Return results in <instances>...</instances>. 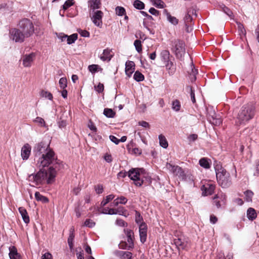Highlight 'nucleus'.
Masks as SVG:
<instances>
[{
  "label": "nucleus",
  "instance_id": "nucleus-1",
  "mask_svg": "<svg viewBox=\"0 0 259 259\" xmlns=\"http://www.w3.org/2000/svg\"><path fill=\"white\" fill-rule=\"evenodd\" d=\"M34 32V27L32 21L24 18L19 21L18 28L11 29L10 33L13 40L17 42H22L25 38L31 36Z\"/></svg>",
  "mask_w": 259,
  "mask_h": 259
},
{
  "label": "nucleus",
  "instance_id": "nucleus-2",
  "mask_svg": "<svg viewBox=\"0 0 259 259\" xmlns=\"http://www.w3.org/2000/svg\"><path fill=\"white\" fill-rule=\"evenodd\" d=\"M34 161L36 166L39 168L48 167L51 164L53 165L52 166L55 168V170H59L63 167L62 162L57 159L54 151L52 149L34 159Z\"/></svg>",
  "mask_w": 259,
  "mask_h": 259
},
{
  "label": "nucleus",
  "instance_id": "nucleus-3",
  "mask_svg": "<svg viewBox=\"0 0 259 259\" xmlns=\"http://www.w3.org/2000/svg\"><path fill=\"white\" fill-rule=\"evenodd\" d=\"M57 174V170L53 166H50L48 171L44 169H40L35 175L29 176L30 180L35 183V185L41 184L42 182L47 179L48 184H51L54 181Z\"/></svg>",
  "mask_w": 259,
  "mask_h": 259
},
{
  "label": "nucleus",
  "instance_id": "nucleus-4",
  "mask_svg": "<svg viewBox=\"0 0 259 259\" xmlns=\"http://www.w3.org/2000/svg\"><path fill=\"white\" fill-rule=\"evenodd\" d=\"M255 114V107L251 104L243 105L239 111L236 121L237 125L245 123L252 119Z\"/></svg>",
  "mask_w": 259,
  "mask_h": 259
},
{
  "label": "nucleus",
  "instance_id": "nucleus-5",
  "mask_svg": "<svg viewBox=\"0 0 259 259\" xmlns=\"http://www.w3.org/2000/svg\"><path fill=\"white\" fill-rule=\"evenodd\" d=\"M218 182L222 188H228L232 184L230 174L225 169L217 165L214 167Z\"/></svg>",
  "mask_w": 259,
  "mask_h": 259
},
{
  "label": "nucleus",
  "instance_id": "nucleus-6",
  "mask_svg": "<svg viewBox=\"0 0 259 259\" xmlns=\"http://www.w3.org/2000/svg\"><path fill=\"white\" fill-rule=\"evenodd\" d=\"M166 167L182 181L188 182H192L193 181V177L190 172L188 171H184L179 166L173 165L170 163H167Z\"/></svg>",
  "mask_w": 259,
  "mask_h": 259
},
{
  "label": "nucleus",
  "instance_id": "nucleus-7",
  "mask_svg": "<svg viewBox=\"0 0 259 259\" xmlns=\"http://www.w3.org/2000/svg\"><path fill=\"white\" fill-rule=\"evenodd\" d=\"M144 174L145 170L143 168H132L128 172V176L131 180L135 181V185L141 186L145 181L144 178L142 177V175Z\"/></svg>",
  "mask_w": 259,
  "mask_h": 259
},
{
  "label": "nucleus",
  "instance_id": "nucleus-8",
  "mask_svg": "<svg viewBox=\"0 0 259 259\" xmlns=\"http://www.w3.org/2000/svg\"><path fill=\"white\" fill-rule=\"evenodd\" d=\"M173 50L176 57L180 60L183 59L185 54V45L183 41L177 39L173 41Z\"/></svg>",
  "mask_w": 259,
  "mask_h": 259
},
{
  "label": "nucleus",
  "instance_id": "nucleus-9",
  "mask_svg": "<svg viewBox=\"0 0 259 259\" xmlns=\"http://www.w3.org/2000/svg\"><path fill=\"white\" fill-rule=\"evenodd\" d=\"M51 148L50 147V142L47 143L45 141H42L36 144L33 147V153L34 159L37 158L42 154H44L49 151Z\"/></svg>",
  "mask_w": 259,
  "mask_h": 259
},
{
  "label": "nucleus",
  "instance_id": "nucleus-10",
  "mask_svg": "<svg viewBox=\"0 0 259 259\" xmlns=\"http://www.w3.org/2000/svg\"><path fill=\"white\" fill-rule=\"evenodd\" d=\"M174 243L179 249H186L190 246L188 239L179 238L174 240Z\"/></svg>",
  "mask_w": 259,
  "mask_h": 259
},
{
  "label": "nucleus",
  "instance_id": "nucleus-11",
  "mask_svg": "<svg viewBox=\"0 0 259 259\" xmlns=\"http://www.w3.org/2000/svg\"><path fill=\"white\" fill-rule=\"evenodd\" d=\"M139 234L140 241L142 243L146 242L147 235V226L145 223L139 225Z\"/></svg>",
  "mask_w": 259,
  "mask_h": 259
},
{
  "label": "nucleus",
  "instance_id": "nucleus-12",
  "mask_svg": "<svg viewBox=\"0 0 259 259\" xmlns=\"http://www.w3.org/2000/svg\"><path fill=\"white\" fill-rule=\"evenodd\" d=\"M103 12L101 11H97L93 15L92 20L95 25L98 27H101L102 25V18Z\"/></svg>",
  "mask_w": 259,
  "mask_h": 259
},
{
  "label": "nucleus",
  "instance_id": "nucleus-13",
  "mask_svg": "<svg viewBox=\"0 0 259 259\" xmlns=\"http://www.w3.org/2000/svg\"><path fill=\"white\" fill-rule=\"evenodd\" d=\"M215 189V185L212 184H208L203 185L201 190L203 191L202 194L204 195H211Z\"/></svg>",
  "mask_w": 259,
  "mask_h": 259
},
{
  "label": "nucleus",
  "instance_id": "nucleus-14",
  "mask_svg": "<svg viewBox=\"0 0 259 259\" xmlns=\"http://www.w3.org/2000/svg\"><path fill=\"white\" fill-rule=\"evenodd\" d=\"M35 56L34 53L25 55L23 59V65L25 67H30L34 60Z\"/></svg>",
  "mask_w": 259,
  "mask_h": 259
},
{
  "label": "nucleus",
  "instance_id": "nucleus-15",
  "mask_svg": "<svg viewBox=\"0 0 259 259\" xmlns=\"http://www.w3.org/2000/svg\"><path fill=\"white\" fill-rule=\"evenodd\" d=\"M135 64L133 61H128L125 63V72L128 77H131L135 71Z\"/></svg>",
  "mask_w": 259,
  "mask_h": 259
},
{
  "label": "nucleus",
  "instance_id": "nucleus-16",
  "mask_svg": "<svg viewBox=\"0 0 259 259\" xmlns=\"http://www.w3.org/2000/svg\"><path fill=\"white\" fill-rule=\"evenodd\" d=\"M31 147L28 144H25L21 149V156L23 160H27L30 154Z\"/></svg>",
  "mask_w": 259,
  "mask_h": 259
},
{
  "label": "nucleus",
  "instance_id": "nucleus-17",
  "mask_svg": "<svg viewBox=\"0 0 259 259\" xmlns=\"http://www.w3.org/2000/svg\"><path fill=\"white\" fill-rule=\"evenodd\" d=\"M194 11L193 9H189L187 10V13L184 17V21L186 27H188V25H191V23L192 21V17L191 15V14H193Z\"/></svg>",
  "mask_w": 259,
  "mask_h": 259
},
{
  "label": "nucleus",
  "instance_id": "nucleus-18",
  "mask_svg": "<svg viewBox=\"0 0 259 259\" xmlns=\"http://www.w3.org/2000/svg\"><path fill=\"white\" fill-rule=\"evenodd\" d=\"M165 64V66L167 71L169 75L172 76L173 75L176 70V68L175 65L174 64L173 62L171 61H170L168 62H166Z\"/></svg>",
  "mask_w": 259,
  "mask_h": 259
},
{
  "label": "nucleus",
  "instance_id": "nucleus-19",
  "mask_svg": "<svg viewBox=\"0 0 259 259\" xmlns=\"http://www.w3.org/2000/svg\"><path fill=\"white\" fill-rule=\"evenodd\" d=\"M74 232V229L73 227H72L70 229L69 235L67 240L68 244L71 250H72L73 248V240L75 237Z\"/></svg>",
  "mask_w": 259,
  "mask_h": 259
},
{
  "label": "nucleus",
  "instance_id": "nucleus-20",
  "mask_svg": "<svg viewBox=\"0 0 259 259\" xmlns=\"http://www.w3.org/2000/svg\"><path fill=\"white\" fill-rule=\"evenodd\" d=\"M163 14L166 15L167 20L172 24L176 25L178 24L179 20L175 17L172 16L166 9L163 11Z\"/></svg>",
  "mask_w": 259,
  "mask_h": 259
},
{
  "label": "nucleus",
  "instance_id": "nucleus-21",
  "mask_svg": "<svg viewBox=\"0 0 259 259\" xmlns=\"http://www.w3.org/2000/svg\"><path fill=\"white\" fill-rule=\"evenodd\" d=\"M88 4V7L93 11L99 9L101 5L100 0H89Z\"/></svg>",
  "mask_w": 259,
  "mask_h": 259
},
{
  "label": "nucleus",
  "instance_id": "nucleus-22",
  "mask_svg": "<svg viewBox=\"0 0 259 259\" xmlns=\"http://www.w3.org/2000/svg\"><path fill=\"white\" fill-rule=\"evenodd\" d=\"M19 211L23 219V221L26 224H28L30 220L26 209L23 207H20L19 208Z\"/></svg>",
  "mask_w": 259,
  "mask_h": 259
},
{
  "label": "nucleus",
  "instance_id": "nucleus-23",
  "mask_svg": "<svg viewBox=\"0 0 259 259\" xmlns=\"http://www.w3.org/2000/svg\"><path fill=\"white\" fill-rule=\"evenodd\" d=\"M111 50L109 49H106L103 51V54L100 56V59L105 61L106 60L110 61L112 57L110 55Z\"/></svg>",
  "mask_w": 259,
  "mask_h": 259
},
{
  "label": "nucleus",
  "instance_id": "nucleus-24",
  "mask_svg": "<svg viewBox=\"0 0 259 259\" xmlns=\"http://www.w3.org/2000/svg\"><path fill=\"white\" fill-rule=\"evenodd\" d=\"M170 53L167 50H163L160 53V57L162 61L165 63L170 61L169 59Z\"/></svg>",
  "mask_w": 259,
  "mask_h": 259
},
{
  "label": "nucleus",
  "instance_id": "nucleus-25",
  "mask_svg": "<svg viewBox=\"0 0 259 259\" xmlns=\"http://www.w3.org/2000/svg\"><path fill=\"white\" fill-rule=\"evenodd\" d=\"M257 217L255 210L251 207H249L247 210V217L249 220L253 221Z\"/></svg>",
  "mask_w": 259,
  "mask_h": 259
},
{
  "label": "nucleus",
  "instance_id": "nucleus-26",
  "mask_svg": "<svg viewBox=\"0 0 259 259\" xmlns=\"http://www.w3.org/2000/svg\"><path fill=\"white\" fill-rule=\"evenodd\" d=\"M127 239V242L129 244V247H132L134 246L133 235L134 233L131 230H128L126 233Z\"/></svg>",
  "mask_w": 259,
  "mask_h": 259
},
{
  "label": "nucleus",
  "instance_id": "nucleus-27",
  "mask_svg": "<svg viewBox=\"0 0 259 259\" xmlns=\"http://www.w3.org/2000/svg\"><path fill=\"white\" fill-rule=\"evenodd\" d=\"M199 163L200 165L206 169L209 168L210 167L208 159L206 158H202L199 160Z\"/></svg>",
  "mask_w": 259,
  "mask_h": 259
},
{
  "label": "nucleus",
  "instance_id": "nucleus-28",
  "mask_svg": "<svg viewBox=\"0 0 259 259\" xmlns=\"http://www.w3.org/2000/svg\"><path fill=\"white\" fill-rule=\"evenodd\" d=\"M35 198L37 201H39L43 203H48L49 202L48 198L41 195L39 192H36L35 193Z\"/></svg>",
  "mask_w": 259,
  "mask_h": 259
},
{
  "label": "nucleus",
  "instance_id": "nucleus-29",
  "mask_svg": "<svg viewBox=\"0 0 259 259\" xmlns=\"http://www.w3.org/2000/svg\"><path fill=\"white\" fill-rule=\"evenodd\" d=\"M191 71L189 73V77L191 81H194L196 79V74H197V71L194 69V66L193 63H191Z\"/></svg>",
  "mask_w": 259,
  "mask_h": 259
},
{
  "label": "nucleus",
  "instance_id": "nucleus-30",
  "mask_svg": "<svg viewBox=\"0 0 259 259\" xmlns=\"http://www.w3.org/2000/svg\"><path fill=\"white\" fill-rule=\"evenodd\" d=\"M158 138L160 146L164 148H166L168 145L165 137L162 135H160Z\"/></svg>",
  "mask_w": 259,
  "mask_h": 259
},
{
  "label": "nucleus",
  "instance_id": "nucleus-31",
  "mask_svg": "<svg viewBox=\"0 0 259 259\" xmlns=\"http://www.w3.org/2000/svg\"><path fill=\"white\" fill-rule=\"evenodd\" d=\"M103 114L105 116L108 118H113L115 115V113L113 110L110 108H105Z\"/></svg>",
  "mask_w": 259,
  "mask_h": 259
},
{
  "label": "nucleus",
  "instance_id": "nucleus-32",
  "mask_svg": "<svg viewBox=\"0 0 259 259\" xmlns=\"http://www.w3.org/2000/svg\"><path fill=\"white\" fill-rule=\"evenodd\" d=\"M78 35L77 33H74L70 36L67 35V41L68 45L72 44L77 39Z\"/></svg>",
  "mask_w": 259,
  "mask_h": 259
},
{
  "label": "nucleus",
  "instance_id": "nucleus-33",
  "mask_svg": "<svg viewBox=\"0 0 259 259\" xmlns=\"http://www.w3.org/2000/svg\"><path fill=\"white\" fill-rule=\"evenodd\" d=\"M181 103L178 100H175L172 101V109L178 112L180 111L181 108Z\"/></svg>",
  "mask_w": 259,
  "mask_h": 259
},
{
  "label": "nucleus",
  "instance_id": "nucleus-34",
  "mask_svg": "<svg viewBox=\"0 0 259 259\" xmlns=\"http://www.w3.org/2000/svg\"><path fill=\"white\" fill-rule=\"evenodd\" d=\"M134 78L137 81L140 82L144 79V76L140 72L137 71L134 75Z\"/></svg>",
  "mask_w": 259,
  "mask_h": 259
},
{
  "label": "nucleus",
  "instance_id": "nucleus-35",
  "mask_svg": "<svg viewBox=\"0 0 259 259\" xmlns=\"http://www.w3.org/2000/svg\"><path fill=\"white\" fill-rule=\"evenodd\" d=\"M245 200L247 202H251L253 193L251 190H247L244 192Z\"/></svg>",
  "mask_w": 259,
  "mask_h": 259
},
{
  "label": "nucleus",
  "instance_id": "nucleus-36",
  "mask_svg": "<svg viewBox=\"0 0 259 259\" xmlns=\"http://www.w3.org/2000/svg\"><path fill=\"white\" fill-rule=\"evenodd\" d=\"M133 5L135 8L139 10H142L145 7L144 4L139 0L135 1Z\"/></svg>",
  "mask_w": 259,
  "mask_h": 259
},
{
  "label": "nucleus",
  "instance_id": "nucleus-37",
  "mask_svg": "<svg viewBox=\"0 0 259 259\" xmlns=\"http://www.w3.org/2000/svg\"><path fill=\"white\" fill-rule=\"evenodd\" d=\"M114 195L110 194L106 197V199H104L101 203L102 206H105L110 201L112 200L114 198Z\"/></svg>",
  "mask_w": 259,
  "mask_h": 259
},
{
  "label": "nucleus",
  "instance_id": "nucleus-38",
  "mask_svg": "<svg viewBox=\"0 0 259 259\" xmlns=\"http://www.w3.org/2000/svg\"><path fill=\"white\" fill-rule=\"evenodd\" d=\"M143 221V217L141 215L140 213L138 211H136L135 222L136 223L140 225L142 223H144Z\"/></svg>",
  "mask_w": 259,
  "mask_h": 259
},
{
  "label": "nucleus",
  "instance_id": "nucleus-39",
  "mask_svg": "<svg viewBox=\"0 0 259 259\" xmlns=\"http://www.w3.org/2000/svg\"><path fill=\"white\" fill-rule=\"evenodd\" d=\"M33 122L37 123L40 126H46V122L44 119L40 117H37L33 120Z\"/></svg>",
  "mask_w": 259,
  "mask_h": 259
},
{
  "label": "nucleus",
  "instance_id": "nucleus-40",
  "mask_svg": "<svg viewBox=\"0 0 259 259\" xmlns=\"http://www.w3.org/2000/svg\"><path fill=\"white\" fill-rule=\"evenodd\" d=\"M134 46L135 47L136 50L138 53L142 52V47L141 45V41L140 40L136 39L134 41Z\"/></svg>",
  "mask_w": 259,
  "mask_h": 259
},
{
  "label": "nucleus",
  "instance_id": "nucleus-41",
  "mask_svg": "<svg viewBox=\"0 0 259 259\" xmlns=\"http://www.w3.org/2000/svg\"><path fill=\"white\" fill-rule=\"evenodd\" d=\"M186 88L188 91H190L191 99L192 102L193 103H195L196 102V100L195 98L194 90L193 89V88L191 86H187Z\"/></svg>",
  "mask_w": 259,
  "mask_h": 259
},
{
  "label": "nucleus",
  "instance_id": "nucleus-42",
  "mask_svg": "<svg viewBox=\"0 0 259 259\" xmlns=\"http://www.w3.org/2000/svg\"><path fill=\"white\" fill-rule=\"evenodd\" d=\"M153 5L158 8L162 9L164 7V3L161 0H153Z\"/></svg>",
  "mask_w": 259,
  "mask_h": 259
},
{
  "label": "nucleus",
  "instance_id": "nucleus-43",
  "mask_svg": "<svg viewBox=\"0 0 259 259\" xmlns=\"http://www.w3.org/2000/svg\"><path fill=\"white\" fill-rule=\"evenodd\" d=\"M116 14L118 16H123L125 13V10L123 7L118 6L115 8Z\"/></svg>",
  "mask_w": 259,
  "mask_h": 259
},
{
  "label": "nucleus",
  "instance_id": "nucleus-44",
  "mask_svg": "<svg viewBox=\"0 0 259 259\" xmlns=\"http://www.w3.org/2000/svg\"><path fill=\"white\" fill-rule=\"evenodd\" d=\"M40 95L42 97L48 98V99L52 100L53 99L52 94L49 92L42 91L40 93Z\"/></svg>",
  "mask_w": 259,
  "mask_h": 259
},
{
  "label": "nucleus",
  "instance_id": "nucleus-45",
  "mask_svg": "<svg viewBox=\"0 0 259 259\" xmlns=\"http://www.w3.org/2000/svg\"><path fill=\"white\" fill-rule=\"evenodd\" d=\"M10 252L9 256L10 258H13L14 255L18 254L16 248L15 246H11L9 248Z\"/></svg>",
  "mask_w": 259,
  "mask_h": 259
},
{
  "label": "nucleus",
  "instance_id": "nucleus-46",
  "mask_svg": "<svg viewBox=\"0 0 259 259\" xmlns=\"http://www.w3.org/2000/svg\"><path fill=\"white\" fill-rule=\"evenodd\" d=\"M74 2L73 0H67L64 5L62 6L63 9L64 10H67L69 7L73 5Z\"/></svg>",
  "mask_w": 259,
  "mask_h": 259
},
{
  "label": "nucleus",
  "instance_id": "nucleus-47",
  "mask_svg": "<svg viewBox=\"0 0 259 259\" xmlns=\"http://www.w3.org/2000/svg\"><path fill=\"white\" fill-rule=\"evenodd\" d=\"M60 87L61 89H64L67 87V79L65 77H62L59 81Z\"/></svg>",
  "mask_w": 259,
  "mask_h": 259
},
{
  "label": "nucleus",
  "instance_id": "nucleus-48",
  "mask_svg": "<svg viewBox=\"0 0 259 259\" xmlns=\"http://www.w3.org/2000/svg\"><path fill=\"white\" fill-rule=\"evenodd\" d=\"M212 123L215 125H219L222 123V120L219 117H217L215 115V117L212 116Z\"/></svg>",
  "mask_w": 259,
  "mask_h": 259
},
{
  "label": "nucleus",
  "instance_id": "nucleus-49",
  "mask_svg": "<svg viewBox=\"0 0 259 259\" xmlns=\"http://www.w3.org/2000/svg\"><path fill=\"white\" fill-rule=\"evenodd\" d=\"M237 27H238V30L239 31L240 33H242L243 35H245L246 31H245V29H244V27L243 24H242L240 22H238L237 23Z\"/></svg>",
  "mask_w": 259,
  "mask_h": 259
},
{
  "label": "nucleus",
  "instance_id": "nucleus-50",
  "mask_svg": "<svg viewBox=\"0 0 259 259\" xmlns=\"http://www.w3.org/2000/svg\"><path fill=\"white\" fill-rule=\"evenodd\" d=\"M78 32L80 34V35L82 37H89L90 33L87 30H82L79 29L77 30Z\"/></svg>",
  "mask_w": 259,
  "mask_h": 259
},
{
  "label": "nucleus",
  "instance_id": "nucleus-51",
  "mask_svg": "<svg viewBox=\"0 0 259 259\" xmlns=\"http://www.w3.org/2000/svg\"><path fill=\"white\" fill-rule=\"evenodd\" d=\"M84 225L87 227L92 228L95 225V223L90 219H87L84 222Z\"/></svg>",
  "mask_w": 259,
  "mask_h": 259
},
{
  "label": "nucleus",
  "instance_id": "nucleus-52",
  "mask_svg": "<svg viewBox=\"0 0 259 259\" xmlns=\"http://www.w3.org/2000/svg\"><path fill=\"white\" fill-rule=\"evenodd\" d=\"M58 124L60 128L65 127L67 124L66 121L60 117V120L58 122Z\"/></svg>",
  "mask_w": 259,
  "mask_h": 259
},
{
  "label": "nucleus",
  "instance_id": "nucleus-53",
  "mask_svg": "<svg viewBox=\"0 0 259 259\" xmlns=\"http://www.w3.org/2000/svg\"><path fill=\"white\" fill-rule=\"evenodd\" d=\"M95 191L98 194L102 193L103 192V187L102 185H98L95 187Z\"/></svg>",
  "mask_w": 259,
  "mask_h": 259
},
{
  "label": "nucleus",
  "instance_id": "nucleus-54",
  "mask_svg": "<svg viewBox=\"0 0 259 259\" xmlns=\"http://www.w3.org/2000/svg\"><path fill=\"white\" fill-rule=\"evenodd\" d=\"M98 66L97 65H90L89 66L88 69L92 73H95L97 71Z\"/></svg>",
  "mask_w": 259,
  "mask_h": 259
},
{
  "label": "nucleus",
  "instance_id": "nucleus-55",
  "mask_svg": "<svg viewBox=\"0 0 259 259\" xmlns=\"http://www.w3.org/2000/svg\"><path fill=\"white\" fill-rule=\"evenodd\" d=\"M103 213L108 214H116L117 213V211L114 208H109L108 210V211H102Z\"/></svg>",
  "mask_w": 259,
  "mask_h": 259
},
{
  "label": "nucleus",
  "instance_id": "nucleus-56",
  "mask_svg": "<svg viewBox=\"0 0 259 259\" xmlns=\"http://www.w3.org/2000/svg\"><path fill=\"white\" fill-rule=\"evenodd\" d=\"M222 9L224 12L226 13L228 16L231 17L233 13L232 11L227 7L224 6Z\"/></svg>",
  "mask_w": 259,
  "mask_h": 259
},
{
  "label": "nucleus",
  "instance_id": "nucleus-57",
  "mask_svg": "<svg viewBox=\"0 0 259 259\" xmlns=\"http://www.w3.org/2000/svg\"><path fill=\"white\" fill-rule=\"evenodd\" d=\"M198 138V135L196 134H191L188 137V139L189 142L195 141Z\"/></svg>",
  "mask_w": 259,
  "mask_h": 259
},
{
  "label": "nucleus",
  "instance_id": "nucleus-58",
  "mask_svg": "<svg viewBox=\"0 0 259 259\" xmlns=\"http://www.w3.org/2000/svg\"><path fill=\"white\" fill-rule=\"evenodd\" d=\"M116 224L117 225L121 227H124L125 225H127V224L123 220L120 219L116 220Z\"/></svg>",
  "mask_w": 259,
  "mask_h": 259
},
{
  "label": "nucleus",
  "instance_id": "nucleus-59",
  "mask_svg": "<svg viewBox=\"0 0 259 259\" xmlns=\"http://www.w3.org/2000/svg\"><path fill=\"white\" fill-rule=\"evenodd\" d=\"M218 198H219V197L218 196V195H215L214 196V197H213V199L214 200V201H213V203L215 204V206L218 208H220L221 206V205H222L221 201L220 200H215L216 199H217Z\"/></svg>",
  "mask_w": 259,
  "mask_h": 259
},
{
  "label": "nucleus",
  "instance_id": "nucleus-60",
  "mask_svg": "<svg viewBox=\"0 0 259 259\" xmlns=\"http://www.w3.org/2000/svg\"><path fill=\"white\" fill-rule=\"evenodd\" d=\"M132 257V253L128 251H124L122 259H131Z\"/></svg>",
  "mask_w": 259,
  "mask_h": 259
},
{
  "label": "nucleus",
  "instance_id": "nucleus-61",
  "mask_svg": "<svg viewBox=\"0 0 259 259\" xmlns=\"http://www.w3.org/2000/svg\"><path fill=\"white\" fill-rule=\"evenodd\" d=\"M109 139L112 142H113L114 143H115V144L117 145L119 144V140L118 139H117L115 136H113V135H110L109 136Z\"/></svg>",
  "mask_w": 259,
  "mask_h": 259
},
{
  "label": "nucleus",
  "instance_id": "nucleus-62",
  "mask_svg": "<svg viewBox=\"0 0 259 259\" xmlns=\"http://www.w3.org/2000/svg\"><path fill=\"white\" fill-rule=\"evenodd\" d=\"M149 12L152 15H153L155 16H158L159 14V12L158 10L154 9V8H151L149 9Z\"/></svg>",
  "mask_w": 259,
  "mask_h": 259
},
{
  "label": "nucleus",
  "instance_id": "nucleus-63",
  "mask_svg": "<svg viewBox=\"0 0 259 259\" xmlns=\"http://www.w3.org/2000/svg\"><path fill=\"white\" fill-rule=\"evenodd\" d=\"M117 199L120 204H125L127 201V199L124 196H120L117 198Z\"/></svg>",
  "mask_w": 259,
  "mask_h": 259
},
{
  "label": "nucleus",
  "instance_id": "nucleus-64",
  "mask_svg": "<svg viewBox=\"0 0 259 259\" xmlns=\"http://www.w3.org/2000/svg\"><path fill=\"white\" fill-rule=\"evenodd\" d=\"M41 259H52V255L50 253L46 252L42 255Z\"/></svg>",
  "mask_w": 259,
  "mask_h": 259
}]
</instances>
